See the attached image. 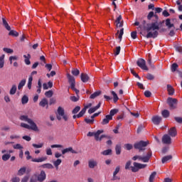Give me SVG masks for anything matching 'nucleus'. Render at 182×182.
I'll return each mask as SVG.
<instances>
[{
	"instance_id": "f257e3e1",
	"label": "nucleus",
	"mask_w": 182,
	"mask_h": 182,
	"mask_svg": "<svg viewBox=\"0 0 182 182\" xmlns=\"http://www.w3.org/2000/svg\"><path fill=\"white\" fill-rule=\"evenodd\" d=\"M19 119L21 122H26V123L21 122L20 126L23 127V129H27L28 130H33V132H39V128L33 119L29 118L28 115H21Z\"/></svg>"
},
{
	"instance_id": "f03ea898",
	"label": "nucleus",
	"mask_w": 182,
	"mask_h": 182,
	"mask_svg": "<svg viewBox=\"0 0 182 182\" xmlns=\"http://www.w3.org/2000/svg\"><path fill=\"white\" fill-rule=\"evenodd\" d=\"M160 27L159 26L158 22H154L151 23H148L144 28V30L147 32L146 38L147 39L153 38L154 39L159 36V30Z\"/></svg>"
},
{
	"instance_id": "7ed1b4c3",
	"label": "nucleus",
	"mask_w": 182,
	"mask_h": 182,
	"mask_svg": "<svg viewBox=\"0 0 182 182\" xmlns=\"http://www.w3.org/2000/svg\"><path fill=\"white\" fill-rule=\"evenodd\" d=\"M56 117L58 120L64 119V122L69 120V115L65 112V109L62 107H58L56 113Z\"/></svg>"
},
{
	"instance_id": "20e7f679",
	"label": "nucleus",
	"mask_w": 182,
	"mask_h": 182,
	"mask_svg": "<svg viewBox=\"0 0 182 182\" xmlns=\"http://www.w3.org/2000/svg\"><path fill=\"white\" fill-rule=\"evenodd\" d=\"M151 151H149L146 155H144L143 156L140 155H136L133 156L132 160H134V161L139 160V161H143V163H149V160H150V157H151Z\"/></svg>"
},
{
	"instance_id": "39448f33",
	"label": "nucleus",
	"mask_w": 182,
	"mask_h": 182,
	"mask_svg": "<svg viewBox=\"0 0 182 182\" xmlns=\"http://www.w3.org/2000/svg\"><path fill=\"white\" fill-rule=\"evenodd\" d=\"M67 78L68 80V82L70 84V87L72 89V90H74L75 92L76 95L79 94V90L75 87L76 86V82L75 81V77L72 76L70 74H67Z\"/></svg>"
},
{
	"instance_id": "423d86ee",
	"label": "nucleus",
	"mask_w": 182,
	"mask_h": 182,
	"mask_svg": "<svg viewBox=\"0 0 182 182\" xmlns=\"http://www.w3.org/2000/svg\"><path fill=\"white\" fill-rule=\"evenodd\" d=\"M149 144V141H140L134 144V149H137L139 151H143L146 150L145 147H146Z\"/></svg>"
},
{
	"instance_id": "0eeeda50",
	"label": "nucleus",
	"mask_w": 182,
	"mask_h": 182,
	"mask_svg": "<svg viewBox=\"0 0 182 182\" xmlns=\"http://www.w3.org/2000/svg\"><path fill=\"white\" fill-rule=\"evenodd\" d=\"M134 166H132V171L133 173H137V171H139V170L141 169V168H146V167H147V164H139L137 162H134Z\"/></svg>"
},
{
	"instance_id": "6e6552de",
	"label": "nucleus",
	"mask_w": 182,
	"mask_h": 182,
	"mask_svg": "<svg viewBox=\"0 0 182 182\" xmlns=\"http://www.w3.org/2000/svg\"><path fill=\"white\" fill-rule=\"evenodd\" d=\"M167 103L170 109H176V107H177V103H178V102L176 98L168 97L167 99Z\"/></svg>"
},
{
	"instance_id": "1a4fd4ad",
	"label": "nucleus",
	"mask_w": 182,
	"mask_h": 182,
	"mask_svg": "<svg viewBox=\"0 0 182 182\" xmlns=\"http://www.w3.org/2000/svg\"><path fill=\"white\" fill-rule=\"evenodd\" d=\"M136 65L143 70H149V68H147V65H146V60L143 58H139L136 61Z\"/></svg>"
},
{
	"instance_id": "9d476101",
	"label": "nucleus",
	"mask_w": 182,
	"mask_h": 182,
	"mask_svg": "<svg viewBox=\"0 0 182 182\" xmlns=\"http://www.w3.org/2000/svg\"><path fill=\"white\" fill-rule=\"evenodd\" d=\"M103 132H104L103 130H98L96 132H95L94 137L97 141H102V139H105V137H106V135H105V134H102L100 136V134H102V133H103Z\"/></svg>"
},
{
	"instance_id": "9b49d317",
	"label": "nucleus",
	"mask_w": 182,
	"mask_h": 182,
	"mask_svg": "<svg viewBox=\"0 0 182 182\" xmlns=\"http://www.w3.org/2000/svg\"><path fill=\"white\" fill-rule=\"evenodd\" d=\"M162 143L164 144H171V136L168 134H165L162 137Z\"/></svg>"
},
{
	"instance_id": "f8f14e48",
	"label": "nucleus",
	"mask_w": 182,
	"mask_h": 182,
	"mask_svg": "<svg viewBox=\"0 0 182 182\" xmlns=\"http://www.w3.org/2000/svg\"><path fill=\"white\" fill-rule=\"evenodd\" d=\"M97 161H96L94 159H91L88 161V167L89 168H95V167H97Z\"/></svg>"
},
{
	"instance_id": "ddd939ff",
	"label": "nucleus",
	"mask_w": 182,
	"mask_h": 182,
	"mask_svg": "<svg viewBox=\"0 0 182 182\" xmlns=\"http://www.w3.org/2000/svg\"><path fill=\"white\" fill-rule=\"evenodd\" d=\"M46 160H48V157L42 156L40 158L32 159L31 161H33V163H43V161H46Z\"/></svg>"
},
{
	"instance_id": "4468645a",
	"label": "nucleus",
	"mask_w": 182,
	"mask_h": 182,
	"mask_svg": "<svg viewBox=\"0 0 182 182\" xmlns=\"http://www.w3.org/2000/svg\"><path fill=\"white\" fill-rule=\"evenodd\" d=\"M37 178H38V181H40V182H42V181H44V180H46V173L44 172V171H41Z\"/></svg>"
},
{
	"instance_id": "2eb2a0df",
	"label": "nucleus",
	"mask_w": 182,
	"mask_h": 182,
	"mask_svg": "<svg viewBox=\"0 0 182 182\" xmlns=\"http://www.w3.org/2000/svg\"><path fill=\"white\" fill-rule=\"evenodd\" d=\"M73 153V154H77V151L73 150V148L69 147L62 150V154H66V153Z\"/></svg>"
},
{
	"instance_id": "dca6fc26",
	"label": "nucleus",
	"mask_w": 182,
	"mask_h": 182,
	"mask_svg": "<svg viewBox=\"0 0 182 182\" xmlns=\"http://www.w3.org/2000/svg\"><path fill=\"white\" fill-rule=\"evenodd\" d=\"M161 122V117L156 115L152 117V122L154 123V124L159 125L160 124Z\"/></svg>"
},
{
	"instance_id": "f3484780",
	"label": "nucleus",
	"mask_w": 182,
	"mask_h": 182,
	"mask_svg": "<svg viewBox=\"0 0 182 182\" xmlns=\"http://www.w3.org/2000/svg\"><path fill=\"white\" fill-rule=\"evenodd\" d=\"M39 106L41 107H46L48 109L49 107V102H48V100L46 98H43L39 103Z\"/></svg>"
},
{
	"instance_id": "a211bd4d",
	"label": "nucleus",
	"mask_w": 182,
	"mask_h": 182,
	"mask_svg": "<svg viewBox=\"0 0 182 182\" xmlns=\"http://www.w3.org/2000/svg\"><path fill=\"white\" fill-rule=\"evenodd\" d=\"M168 136L171 137H176L177 136V130L176 129V127H172L168 130Z\"/></svg>"
},
{
	"instance_id": "6ab92c4d",
	"label": "nucleus",
	"mask_w": 182,
	"mask_h": 182,
	"mask_svg": "<svg viewBox=\"0 0 182 182\" xmlns=\"http://www.w3.org/2000/svg\"><path fill=\"white\" fill-rule=\"evenodd\" d=\"M115 22L117 23L116 24L117 28H122V27H123V21H122V16H119L117 18Z\"/></svg>"
},
{
	"instance_id": "aec40b11",
	"label": "nucleus",
	"mask_w": 182,
	"mask_h": 182,
	"mask_svg": "<svg viewBox=\"0 0 182 182\" xmlns=\"http://www.w3.org/2000/svg\"><path fill=\"white\" fill-rule=\"evenodd\" d=\"M80 79L82 82H83V83H87V82H89L90 77H89V75H87V74L81 73Z\"/></svg>"
},
{
	"instance_id": "412c9836",
	"label": "nucleus",
	"mask_w": 182,
	"mask_h": 182,
	"mask_svg": "<svg viewBox=\"0 0 182 182\" xmlns=\"http://www.w3.org/2000/svg\"><path fill=\"white\" fill-rule=\"evenodd\" d=\"M172 159H173V156L171 155L164 156L161 159L162 164H164L166 163H168V161H170V160H171Z\"/></svg>"
},
{
	"instance_id": "4be33fe9",
	"label": "nucleus",
	"mask_w": 182,
	"mask_h": 182,
	"mask_svg": "<svg viewBox=\"0 0 182 182\" xmlns=\"http://www.w3.org/2000/svg\"><path fill=\"white\" fill-rule=\"evenodd\" d=\"M101 105H102V104H101L100 102H99L98 105H97L96 107H94L90 108V109L88 110V113H89L90 114H92V113H95V112L96 110H97V109H100V108Z\"/></svg>"
},
{
	"instance_id": "5701e85b",
	"label": "nucleus",
	"mask_w": 182,
	"mask_h": 182,
	"mask_svg": "<svg viewBox=\"0 0 182 182\" xmlns=\"http://www.w3.org/2000/svg\"><path fill=\"white\" fill-rule=\"evenodd\" d=\"M5 66V54L0 56V69L4 68Z\"/></svg>"
},
{
	"instance_id": "b1692460",
	"label": "nucleus",
	"mask_w": 182,
	"mask_h": 182,
	"mask_svg": "<svg viewBox=\"0 0 182 182\" xmlns=\"http://www.w3.org/2000/svg\"><path fill=\"white\" fill-rule=\"evenodd\" d=\"M53 164L54 167H55L56 170H58L59 168V166H60V164H62V159H58L56 161H54L53 162Z\"/></svg>"
},
{
	"instance_id": "393cba45",
	"label": "nucleus",
	"mask_w": 182,
	"mask_h": 182,
	"mask_svg": "<svg viewBox=\"0 0 182 182\" xmlns=\"http://www.w3.org/2000/svg\"><path fill=\"white\" fill-rule=\"evenodd\" d=\"M165 22L166 26H167L168 29H171V28H174V24L171 23V20L170 18H167Z\"/></svg>"
},
{
	"instance_id": "a878e982",
	"label": "nucleus",
	"mask_w": 182,
	"mask_h": 182,
	"mask_svg": "<svg viewBox=\"0 0 182 182\" xmlns=\"http://www.w3.org/2000/svg\"><path fill=\"white\" fill-rule=\"evenodd\" d=\"M41 168H48V170H52V168H54L53 165L51 164L47 163L41 165L40 166Z\"/></svg>"
},
{
	"instance_id": "bb28decb",
	"label": "nucleus",
	"mask_w": 182,
	"mask_h": 182,
	"mask_svg": "<svg viewBox=\"0 0 182 182\" xmlns=\"http://www.w3.org/2000/svg\"><path fill=\"white\" fill-rule=\"evenodd\" d=\"M110 120H112V117H110L109 115H106L105 118L103 119V120L102 122V124H103V125L107 124V123H109V122H110Z\"/></svg>"
},
{
	"instance_id": "cd10ccee",
	"label": "nucleus",
	"mask_w": 182,
	"mask_h": 182,
	"mask_svg": "<svg viewBox=\"0 0 182 182\" xmlns=\"http://www.w3.org/2000/svg\"><path fill=\"white\" fill-rule=\"evenodd\" d=\"M167 90L170 96H173V95H174V88H173L171 85H167Z\"/></svg>"
},
{
	"instance_id": "c85d7f7f",
	"label": "nucleus",
	"mask_w": 182,
	"mask_h": 182,
	"mask_svg": "<svg viewBox=\"0 0 182 182\" xmlns=\"http://www.w3.org/2000/svg\"><path fill=\"white\" fill-rule=\"evenodd\" d=\"M26 84V80L25 79L21 80L18 83V90H21V89H22V87H23V86H25Z\"/></svg>"
},
{
	"instance_id": "c756f323",
	"label": "nucleus",
	"mask_w": 182,
	"mask_h": 182,
	"mask_svg": "<svg viewBox=\"0 0 182 182\" xmlns=\"http://www.w3.org/2000/svg\"><path fill=\"white\" fill-rule=\"evenodd\" d=\"M124 33V28H121L120 31H117L116 35H119L118 38L120 41H122V38H123V35Z\"/></svg>"
},
{
	"instance_id": "7c9ffc66",
	"label": "nucleus",
	"mask_w": 182,
	"mask_h": 182,
	"mask_svg": "<svg viewBox=\"0 0 182 182\" xmlns=\"http://www.w3.org/2000/svg\"><path fill=\"white\" fill-rule=\"evenodd\" d=\"M118 112H119V109H113L109 112V114H108V116L111 117V119H113V116H114V114H117V113Z\"/></svg>"
},
{
	"instance_id": "2f4dec72",
	"label": "nucleus",
	"mask_w": 182,
	"mask_h": 182,
	"mask_svg": "<svg viewBox=\"0 0 182 182\" xmlns=\"http://www.w3.org/2000/svg\"><path fill=\"white\" fill-rule=\"evenodd\" d=\"M9 35L10 36H14L16 38H18V36H19V33L17 32L16 31L10 30V32L9 33Z\"/></svg>"
},
{
	"instance_id": "473e14b6",
	"label": "nucleus",
	"mask_w": 182,
	"mask_h": 182,
	"mask_svg": "<svg viewBox=\"0 0 182 182\" xmlns=\"http://www.w3.org/2000/svg\"><path fill=\"white\" fill-rule=\"evenodd\" d=\"M29 102V97L27 95H23L21 98L22 105H26Z\"/></svg>"
},
{
	"instance_id": "72a5a7b5",
	"label": "nucleus",
	"mask_w": 182,
	"mask_h": 182,
	"mask_svg": "<svg viewBox=\"0 0 182 182\" xmlns=\"http://www.w3.org/2000/svg\"><path fill=\"white\" fill-rule=\"evenodd\" d=\"M2 21H3V25H4V28H6V29H7V31H11V26H9V24H8V22L6 21V20L3 18Z\"/></svg>"
},
{
	"instance_id": "f704fd0d",
	"label": "nucleus",
	"mask_w": 182,
	"mask_h": 182,
	"mask_svg": "<svg viewBox=\"0 0 182 182\" xmlns=\"http://www.w3.org/2000/svg\"><path fill=\"white\" fill-rule=\"evenodd\" d=\"M18 139H21V136L16 134H13L10 135L9 139L10 140H18Z\"/></svg>"
},
{
	"instance_id": "c9c22d12",
	"label": "nucleus",
	"mask_w": 182,
	"mask_h": 182,
	"mask_svg": "<svg viewBox=\"0 0 182 182\" xmlns=\"http://www.w3.org/2000/svg\"><path fill=\"white\" fill-rule=\"evenodd\" d=\"M16 89H17L16 85H13L10 91H9V94L11 95H15V93H16Z\"/></svg>"
},
{
	"instance_id": "e433bc0d",
	"label": "nucleus",
	"mask_w": 182,
	"mask_h": 182,
	"mask_svg": "<svg viewBox=\"0 0 182 182\" xmlns=\"http://www.w3.org/2000/svg\"><path fill=\"white\" fill-rule=\"evenodd\" d=\"M26 171V167H22L18 171V176H23Z\"/></svg>"
},
{
	"instance_id": "4c0bfd02",
	"label": "nucleus",
	"mask_w": 182,
	"mask_h": 182,
	"mask_svg": "<svg viewBox=\"0 0 182 182\" xmlns=\"http://www.w3.org/2000/svg\"><path fill=\"white\" fill-rule=\"evenodd\" d=\"M83 114H85V110H81L77 115H73V119H80V117H82Z\"/></svg>"
},
{
	"instance_id": "58836bf2",
	"label": "nucleus",
	"mask_w": 182,
	"mask_h": 182,
	"mask_svg": "<svg viewBox=\"0 0 182 182\" xmlns=\"http://www.w3.org/2000/svg\"><path fill=\"white\" fill-rule=\"evenodd\" d=\"M11 159V154H4L2 156V160L3 161H8V160Z\"/></svg>"
},
{
	"instance_id": "ea45409f",
	"label": "nucleus",
	"mask_w": 182,
	"mask_h": 182,
	"mask_svg": "<svg viewBox=\"0 0 182 182\" xmlns=\"http://www.w3.org/2000/svg\"><path fill=\"white\" fill-rule=\"evenodd\" d=\"M116 154L119 155L122 153V146L120 144H117L115 147Z\"/></svg>"
},
{
	"instance_id": "a19ab883",
	"label": "nucleus",
	"mask_w": 182,
	"mask_h": 182,
	"mask_svg": "<svg viewBox=\"0 0 182 182\" xmlns=\"http://www.w3.org/2000/svg\"><path fill=\"white\" fill-rule=\"evenodd\" d=\"M71 73H72V75H73V76H79L80 71H79V70H77V68H73L71 71Z\"/></svg>"
},
{
	"instance_id": "79ce46f5",
	"label": "nucleus",
	"mask_w": 182,
	"mask_h": 182,
	"mask_svg": "<svg viewBox=\"0 0 182 182\" xmlns=\"http://www.w3.org/2000/svg\"><path fill=\"white\" fill-rule=\"evenodd\" d=\"M32 146L34 149H42V147H43L44 146V144L43 143L33 144Z\"/></svg>"
},
{
	"instance_id": "37998d69",
	"label": "nucleus",
	"mask_w": 182,
	"mask_h": 182,
	"mask_svg": "<svg viewBox=\"0 0 182 182\" xmlns=\"http://www.w3.org/2000/svg\"><path fill=\"white\" fill-rule=\"evenodd\" d=\"M161 114L163 117L167 118L168 117V116H170V112H168V110L167 109H164V111H162Z\"/></svg>"
},
{
	"instance_id": "c03bdc74",
	"label": "nucleus",
	"mask_w": 182,
	"mask_h": 182,
	"mask_svg": "<svg viewBox=\"0 0 182 182\" xmlns=\"http://www.w3.org/2000/svg\"><path fill=\"white\" fill-rule=\"evenodd\" d=\"M157 173L156 171L153 172L149 176V182H153L154 178H156Z\"/></svg>"
},
{
	"instance_id": "a18cd8bd",
	"label": "nucleus",
	"mask_w": 182,
	"mask_h": 182,
	"mask_svg": "<svg viewBox=\"0 0 182 182\" xmlns=\"http://www.w3.org/2000/svg\"><path fill=\"white\" fill-rule=\"evenodd\" d=\"M100 95V92L97 91L90 95V99H96V97H97V96H99Z\"/></svg>"
},
{
	"instance_id": "49530a36",
	"label": "nucleus",
	"mask_w": 182,
	"mask_h": 182,
	"mask_svg": "<svg viewBox=\"0 0 182 182\" xmlns=\"http://www.w3.org/2000/svg\"><path fill=\"white\" fill-rule=\"evenodd\" d=\"M101 154L103 156H109V154H112V149H107L105 151H103Z\"/></svg>"
},
{
	"instance_id": "de8ad7c7",
	"label": "nucleus",
	"mask_w": 182,
	"mask_h": 182,
	"mask_svg": "<svg viewBox=\"0 0 182 182\" xmlns=\"http://www.w3.org/2000/svg\"><path fill=\"white\" fill-rule=\"evenodd\" d=\"M120 50H121L120 46H117L116 48V49L114 50V56H117L118 55L120 54Z\"/></svg>"
},
{
	"instance_id": "09e8293b",
	"label": "nucleus",
	"mask_w": 182,
	"mask_h": 182,
	"mask_svg": "<svg viewBox=\"0 0 182 182\" xmlns=\"http://www.w3.org/2000/svg\"><path fill=\"white\" fill-rule=\"evenodd\" d=\"M112 95L113 96L114 102L116 103L117 100H119V97H117V94L114 92V91H112Z\"/></svg>"
},
{
	"instance_id": "8fccbe9b",
	"label": "nucleus",
	"mask_w": 182,
	"mask_h": 182,
	"mask_svg": "<svg viewBox=\"0 0 182 182\" xmlns=\"http://www.w3.org/2000/svg\"><path fill=\"white\" fill-rule=\"evenodd\" d=\"M13 148L15 149L16 150H22V149H23V146H22L21 144H17L14 145Z\"/></svg>"
},
{
	"instance_id": "3c124183",
	"label": "nucleus",
	"mask_w": 182,
	"mask_h": 182,
	"mask_svg": "<svg viewBox=\"0 0 182 182\" xmlns=\"http://www.w3.org/2000/svg\"><path fill=\"white\" fill-rule=\"evenodd\" d=\"M45 96H46V97H52V96H53V91L49 90L46 92Z\"/></svg>"
},
{
	"instance_id": "603ef678",
	"label": "nucleus",
	"mask_w": 182,
	"mask_h": 182,
	"mask_svg": "<svg viewBox=\"0 0 182 182\" xmlns=\"http://www.w3.org/2000/svg\"><path fill=\"white\" fill-rule=\"evenodd\" d=\"M3 50L5 53H14V50L11 48H4Z\"/></svg>"
},
{
	"instance_id": "864d4df0",
	"label": "nucleus",
	"mask_w": 182,
	"mask_h": 182,
	"mask_svg": "<svg viewBox=\"0 0 182 182\" xmlns=\"http://www.w3.org/2000/svg\"><path fill=\"white\" fill-rule=\"evenodd\" d=\"M51 149H63V145L61 144H53L50 146Z\"/></svg>"
},
{
	"instance_id": "5fc2aeb1",
	"label": "nucleus",
	"mask_w": 182,
	"mask_h": 182,
	"mask_svg": "<svg viewBox=\"0 0 182 182\" xmlns=\"http://www.w3.org/2000/svg\"><path fill=\"white\" fill-rule=\"evenodd\" d=\"M177 68H178V65H177V63H173L171 65V72H176V70H177Z\"/></svg>"
},
{
	"instance_id": "6e6d98bb",
	"label": "nucleus",
	"mask_w": 182,
	"mask_h": 182,
	"mask_svg": "<svg viewBox=\"0 0 182 182\" xmlns=\"http://www.w3.org/2000/svg\"><path fill=\"white\" fill-rule=\"evenodd\" d=\"M121 126H122V124H118L116 126L115 129H113V132H114V133L115 134H117L119 133V129H120V127H121Z\"/></svg>"
},
{
	"instance_id": "4d7b16f0",
	"label": "nucleus",
	"mask_w": 182,
	"mask_h": 182,
	"mask_svg": "<svg viewBox=\"0 0 182 182\" xmlns=\"http://www.w3.org/2000/svg\"><path fill=\"white\" fill-rule=\"evenodd\" d=\"M25 155L27 156H26L27 160H31L32 161V159H33V158H32V156H31V153L29 152V151H26L25 152Z\"/></svg>"
},
{
	"instance_id": "13d9d810",
	"label": "nucleus",
	"mask_w": 182,
	"mask_h": 182,
	"mask_svg": "<svg viewBox=\"0 0 182 182\" xmlns=\"http://www.w3.org/2000/svg\"><path fill=\"white\" fill-rule=\"evenodd\" d=\"M23 58H25L24 62L26 65H31V60H29V58H28L26 55H24Z\"/></svg>"
},
{
	"instance_id": "bf43d9fd",
	"label": "nucleus",
	"mask_w": 182,
	"mask_h": 182,
	"mask_svg": "<svg viewBox=\"0 0 182 182\" xmlns=\"http://www.w3.org/2000/svg\"><path fill=\"white\" fill-rule=\"evenodd\" d=\"M46 153L47 154V156H52L53 153H52V149L50 148H46Z\"/></svg>"
},
{
	"instance_id": "052dcab7",
	"label": "nucleus",
	"mask_w": 182,
	"mask_h": 182,
	"mask_svg": "<svg viewBox=\"0 0 182 182\" xmlns=\"http://www.w3.org/2000/svg\"><path fill=\"white\" fill-rule=\"evenodd\" d=\"M146 79H148V80H154V75H153L150 73H148L146 75Z\"/></svg>"
},
{
	"instance_id": "680f3d73",
	"label": "nucleus",
	"mask_w": 182,
	"mask_h": 182,
	"mask_svg": "<svg viewBox=\"0 0 182 182\" xmlns=\"http://www.w3.org/2000/svg\"><path fill=\"white\" fill-rule=\"evenodd\" d=\"M80 110V107L77 106L75 107L73 110V114H76V113H77Z\"/></svg>"
},
{
	"instance_id": "e2e57ef3",
	"label": "nucleus",
	"mask_w": 182,
	"mask_h": 182,
	"mask_svg": "<svg viewBox=\"0 0 182 182\" xmlns=\"http://www.w3.org/2000/svg\"><path fill=\"white\" fill-rule=\"evenodd\" d=\"M124 147L127 150H132V149H133V145L130 144H126L124 145Z\"/></svg>"
},
{
	"instance_id": "0e129e2a",
	"label": "nucleus",
	"mask_w": 182,
	"mask_h": 182,
	"mask_svg": "<svg viewBox=\"0 0 182 182\" xmlns=\"http://www.w3.org/2000/svg\"><path fill=\"white\" fill-rule=\"evenodd\" d=\"M37 181H38V177H36V175L33 176L30 179V182H37Z\"/></svg>"
},
{
	"instance_id": "69168bd1",
	"label": "nucleus",
	"mask_w": 182,
	"mask_h": 182,
	"mask_svg": "<svg viewBox=\"0 0 182 182\" xmlns=\"http://www.w3.org/2000/svg\"><path fill=\"white\" fill-rule=\"evenodd\" d=\"M131 37L132 38V39H136V38H137V32L136 31L132 32Z\"/></svg>"
},
{
	"instance_id": "338daca9",
	"label": "nucleus",
	"mask_w": 182,
	"mask_h": 182,
	"mask_svg": "<svg viewBox=\"0 0 182 182\" xmlns=\"http://www.w3.org/2000/svg\"><path fill=\"white\" fill-rule=\"evenodd\" d=\"M144 96H146V97H150V96H151V92L149 90L145 91Z\"/></svg>"
},
{
	"instance_id": "774afa93",
	"label": "nucleus",
	"mask_w": 182,
	"mask_h": 182,
	"mask_svg": "<svg viewBox=\"0 0 182 182\" xmlns=\"http://www.w3.org/2000/svg\"><path fill=\"white\" fill-rule=\"evenodd\" d=\"M12 182H19L21 181V179L19 178V177H14L11 179Z\"/></svg>"
}]
</instances>
